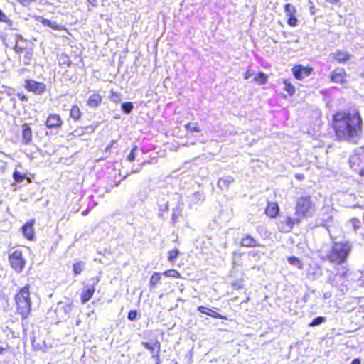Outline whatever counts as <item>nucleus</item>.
Segmentation results:
<instances>
[{
    "mask_svg": "<svg viewBox=\"0 0 364 364\" xmlns=\"http://www.w3.org/2000/svg\"><path fill=\"white\" fill-rule=\"evenodd\" d=\"M205 199V196L203 193L196 192L193 193L192 196V200L196 203H202Z\"/></svg>",
    "mask_w": 364,
    "mask_h": 364,
    "instance_id": "33",
    "label": "nucleus"
},
{
    "mask_svg": "<svg viewBox=\"0 0 364 364\" xmlns=\"http://www.w3.org/2000/svg\"><path fill=\"white\" fill-rule=\"evenodd\" d=\"M9 261L12 269L17 273L23 271L26 262L20 250H15L11 252L9 255Z\"/></svg>",
    "mask_w": 364,
    "mask_h": 364,
    "instance_id": "5",
    "label": "nucleus"
},
{
    "mask_svg": "<svg viewBox=\"0 0 364 364\" xmlns=\"http://www.w3.org/2000/svg\"><path fill=\"white\" fill-rule=\"evenodd\" d=\"M36 0H18V1L23 6H28L31 3L35 1Z\"/></svg>",
    "mask_w": 364,
    "mask_h": 364,
    "instance_id": "44",
    "label": "nucleus"
},
{
    "mask_svg": "<svg viewBox=\"0 0 364 364\" xmlns=\"http://www.w3.org/2000/svg\"><path fill=\"white\" fill-rule=\"evenodd\" d=\"M178 301H182V302H183V301H184V300H183V299H181V298H178Z\"/></svg>",
    "mask_w": 364,
    "mask_h": 364,
    "instance_id": "58",
    "label": "nucleus"
},
{
    "mask_svg": "<svg viewBox=\"0 0 364 364\" xmlns=\"http://www.w3.org/2000/svg\"><path fill=\"white\" fill-rule=\"evenodd\" d=\"M91 280L93 282L92 284L87 286V289L81 294V301L82 304H86L90 300L95 291V285L99 282L100 278L95 277L92 278Z\"/></svg>",
    "mask_w": 364,
    "mask_h": 364,
    "instance_id": "9",
    "label": "nucleus"
},
{
    "mask_svg": "<svg viewBox=\"0 0 364 364\" xmlns=\"http://www.w3.org/2000/svg\"><path fill=\"white\" fill-rule=\"evenodd\" d=\"M362 77L364 79V73L362 74Z\"/></svg>",
    "mask_w": 364,
    "mask_h": 364,
    "instance_id": "60",
    "label": "nucleus"
},
{
    "mask_svg": "<svg viewBox=\"0 0 364 364\" xmlns=\"http://www.w3.org/2000/svg\"><path fill=\"white\" fill-rule=\"evenodd\" d=\"M197 310L202 314H206L209 316L215 318L225 319L226 317L220 314L219 313L203 306H200L198 307Z\"/></svg>",
    "mask_w": 364,
    "mask_h": 364,
    "instance_id": "19",
    "label": "nucleus"
},
{
    "mask_svg": "<svg viewBox=\"0 0 364 364\" xmlns=\"http://www.w3.org/2000/svg\"><path fill=\"white\" fill-rule=\"evenodd\" d=\"M284 90L289 95H293L295 93L294 87L289 82V80H285L284 81Z\"/></svg>",
    "mask_w": 364,
    "mask_h": 364,
    "instance_id": "28",
    "label": "nucleus"
},
{
    "mask_svg": "<svg viewBox=\"0 0 364 364\" xmlns=\"http://www.w3.org/2000/svg\"><path fill=\"white\" fill-rule=\"evenodd\" d=\"M326 321V318L323 316H318L314 318L309 323V326H316Z\"/></svg>",
    "mask_w": 364,
    "mask_h": 364,
    "instance_id": "35",
    "label": "nucleus"
},
{
    "mask_svg": "<svg viewBox=\"0 0 364 364\" xmlns=\"http://www.w3.org/2000/svg\"><path fill=\"white\" fill-rule=\"evenodd\" d=\"M178 254H179V251L178 249H173V250H170L168 252V261L171 262H173L176 259Z\"/></svg>",
    "mask_w": 364,
    "mask_h": 364,
    "instance_id": "37",
    "label": "nucleus"
},
{
    "mask_svg": "<svg viewBox=\"0 0 364 364\" xmlns=\"http://www.w3.org/2000/svg\"><path fill=\"white\" fill-rule=\"evenodd\" d=\"M162 274L167 277H173V278L180 277L179 272L175 269L166 270L164 272H163Z\"/></svg>",
    "mask_w": 364,
    "mask_h": 364,
    "instance_id": "34",
    "label": "nucleus"
},
{
    "mask_svg": "<svg viewBox=\"0 0 364 364\" xmlns=\"http://www.w3.org/2000/svg\"><path fill=\"white\" fill-rule=\"evenodd\" d=\"M137 312L135 310H131L128 313L127 318L129 321H134L136 318Z\"/></svg>",
    "mask_w": 364,
    "mask_h": 364,
    "instance_id": "40",
    "label": "nucleus"
},
{
    "mask_svg": "<svg viewBox=\"0 0 364 364\" xmlns=\"http://www.w3.org/2000/svg\"><path fill=\"white\" fill-rule=\"evenodd\" d=\"M141 166H140L139 168H136L135 170H133L132 173H138V172H139L141 171Z\"/></svg>",
    "mask_w": 364,
    "mask_h": 364,
    "instance_id": "54",
    "label": "nucleus"
},
{
    "mask_svg": "<svg viewBox=\"0 0 364 364\" xmlns=\"http://www.w3.org/2000/svg\"><path fill=\"white\" fill-rule=\"evenodd\" d=\"M121 109L125 114H129L133 110L134 105L131 102H123L121 105Z\"/></svg>",
    "mask_w": 364,
    "mask_h": 364,
    "instance_id": "25",
    "label": "nucleus"
},
{
    "mask_svg": "<svg viewBox=\"0 0 364 364\" xmlns=\"http://www.w3.org/2000/svg\"><path fill=\"white\" fill-rule=\"evenodd\" d=\"M141 345L149 350L152 355V357L157 360V364H159V351L161 345L159 341H150V342H142Z\"/></svg>",
    "mask_w": 364,
    "mask_h": 364,
    "instance_id": "10",
    "label": "nucleus"
},
{
    "mask_svg": "<svg viewBox=\"0 0 364 364\" xmlns=\"http://www.w3.org/2000/svg\"><path fill=\"white\" fill-rule=\"evenodd\" d=\"M177 218L178 215L175 213V211H173L171 215V223L173 224H175L177 222Z\"/></svg>",
    "mask_w": 364,
    "mask_h": 364,
    "instance_id": "48",
    "label": "nucleus"
},
{
    "mask_svg": "<svg viewBox=\"0 0 364 364\" xmlns=\"http://www.w3.org/2000/svg\"><path fill=\"white\" fill-rule=\"evenodd\" d=\"M115 142H116V141L112 140L111 141V144L105 149V151H109L111 149V147L115 144Z\"/></svg>",
    "mask_w": 364,
    "mask_h": 364,
    "instance_id": "50",
    "label": "nucleus"
},
{
    "mask_svg": "<svg viewBox=\"0 0 364 364\" xmlns=\"http://www.w3.org/2000/svg\"><path fill=\"white\" fill-rule=\"evenodd\" d=\"M345 77L346 72L341 68L335 69L331 75V80L336 83H343L345 80Z\"/></svg>",
    "mask_w": 364,
    "mask_h": 364,
    "instance_id": "14",
    "label": "nucleus"
},
{
    "mask_svg": "<svg viewBox=\"0 0 364 364\" xmlns=\"http://www.w3.org/2000/svg\"><path fill=\"white\" fill-rule=\"evenodd\" d=\"M17 97L18 98L19 100L22 101V102H26L28 101V97L24 95L23 94H18L17 95Z\"/></svg>",
    "mask_w": 364,
    "mask_h": 364,
    "instance_id": "47",
    "label": "nucleus"
},
{
    "mask_svg": "<svg viewBox=\"0 0 364 364\" xmlns=\"http://www.w3.org/2000/svg\"><path fill=\"white\" fill-rule=\"evenodd\" d=\"M326 1L331 4H336L339 0H326Z\"/></svg>",
    "mask_w": 364,
    "mask_h": 364,
    "instance_id": "53",
    "label": "nucleus"
},
{
    "mask_svg": "<svg viewBox=\"0 0 364 364\" xmlns=\"http://www.w3.org/2000/svg\"><path fill=\"white\" fill-rule=\"evenodd\" d=\"M0 21L4 23H11V21L7 18L5 14L0 9Z\"/></svg>",
    "mask_w": 364,
    "mask_h": 364,
    "instance_id": "41",
    "label": "nucleus"
},
{
    "mask_svg": "<svg viewBox=\"0 0 364 364\" xmlns=\"http://www.w3.org/2000/svg\"><path fill=\"white\" fill-rule=\"evenodd\" d=\"M5 350V349L2 347H0V355L3 353V352Z\"/></svg>",
    "mask_w": 364,
    "mask_h": 364,
    "instance_id": "57",
    "label": "nucleus"
},
{
    "mask_svg": "<svg viewBox=\"0 0 364 364\" xmlns=\"http://www.w3.org/2000/svg\"><path fill=\"white\" fill-rule=\"evenodd\" d=\"M349 166L353 171L364 177V159L358 154H353L348 159Z\"/></svg>",
    "mask_w": 364,
    "mask_h": 364,
    "instance_id": "7",
    "label": "nucleus"
},
{
    "mask_svg": "<svg viewBox=\"0 0 364 364\" xmlns=\"http://www.w3.org/2000/svg\"><path fill=\"white\" fill-rule=\"evenodd\" d=\"M25 87L27 90L36 95H42L46 90V85L44 83L33 80H26Z\"/></svg>",
    "mask_w": 364,
    "mask_h": 364,
    "instance_id": "8",
    "label": "nucleus"
},
{
    "mask_svg": "<svg viewBox=\"0 0 364 364\" xmlns=\"http://www.w3.org/2000/svg\"><path fill=\"white\" fill-rule=\"evenodd\" d=\"M38 18L41 19V21L43 26L50 27L54 30H60V26L55 21H50V20L43 18L42 17Z\"/></svg>",
    "mask_w": 364,
    "mask_h": 364,
    "instance_id": "23",
    "label": "nucleus"
},
{
    "mask_svg": "<svg viewBox=\"0 0 364 364\" xmlns=\"http://www.w3.org/2000/svg\"><path fill=\"white\" fill-rule=\"evenodd\" d=\"M102 101V96L99 93L95 92L89 97L87 105L91 108H97L101 105Z\"/></svg>",
    "mask_w": 364,
    "mask_h": 364,
    "instance_id": "16",
    "label": "nucleus"
},
{
    "mask_svg": "<svg viewBox=\"0 0 364 364\" xmlns=\"http://www.w3.org/2000/svg\"><path fill=\"white\" fill-rule=\"evenodd\" d=\"M185 129L191 132H200V129L196 123H187L184 125Z\"/></svg>",
    "mask_w": 364,
    "mask_h": 364,
    "instance_id": "27",
    "label": "nucleus"
},
{
    "mask_svg": "<svg viewBox=\"0 0 364 364\" xmlns=\"http://www.w3.org/2000/svg\"><path fill=\"white\" fill-rule=\"evenodd\" d=\"M25 59L28 60V62H26L25 64H28L29 61L31 60L32 58V53L30 51H26L24 55Z\"/></svg>",
    "mask_w": 364,
    "mask_h": 364,
    "instance_id": "43",
    "label": "nucleus"
},
{
    "mask_svg": "<svg viewBox=\"0 0 364 364\" xmlns=\"http://www.w3.org/2000/svg\"><path fill=\"white\" fill-rule=\"evenodd\" d=\"M315 211V206L309 196L299 198L296 205V215L302 218L311 217Z\"/></svg>",
    "mask_w": 364,
    "mask_h": 364,
    "instance_id": "4",
    "label": "nucleus"
},
{
    "mask_svg": "<svg viewBox=\"0 0 364 364\" xmlns=\"http://www.w3.org/2000/svg\"><path fill=\"white\" fill-rule=\"evenodd\" d=\"M347 276H348V269H346L344 267H341L337 269L336 274H335L333 275H331L329 277V282H330L331 284L333 285L336 277L344 279Z\"/></svg>",
    "mask_w": 364,
    "mask_h": 364,
    "instance_id": "20",
    "label": "nucleus"
},
{
    "mask_svg": "<svg viewBox=\"0 0 364 364\" xmlns=\"http://www.w3.org/2000/svg\"><path fill=\"white\" fill-rule=\"evenodd\" d=\"M62 120L58 114H53L49 115L46 121V126L48 128H58L62 125Z\"/></svg>",
    "mask_w": 364,
    "mask_h": 364,
    "instance_id": "15",
    "label": "nucleus"
},
{
    "mask_svg": "<svg viewBox=\"0 0 364 364\" xmlns=\"http://www.w3.org/2000/svg\"><path fill=\"white\" fill-rule=\"evenodd\" d=\"M15 51L16 53H21L22 51V49L21 48H18L17 47H16Z\"/></svg>",
    "mask_w": 364,
    "mask_h": 364,
    "instance_id": "55",
    "label": "nucleus"
},
{
    "mask_svg": "<svg viewBox=\"0 0 364 364\" xmlns=\"http://www.w3.org/2000/svg\"><path fill=\"white\" fill-rule=\"evenodd\" d=\"M115 119H119V117L118 116L114 117Z\"/></svg>",
    "mask_w": 364,
    "mask_h": 364,
    "instance_id": "59",
    "label": "nucleus"
},
{
    "mask_svg": "<svg viewBox=\"0 0 364 364\" xmlns=\"http://www.w3.org/2000/svg\"><path fill=\"white\" fill-rule=\"evenodd\" d=\"M253 80L260 85L264 84L267 82V75L260 72L254 77Z\"/></svg>",
    "mask_w": 364,
    "mask_h": 364,
    "instance_id": "29",
    "label": "nucleus"
},
{
    "mask_svg": "<svg viewBox=\"0 0 364 364\" xmlns=\"http://www.w3.org/2000/svg\"><path fill=\"white\" fill-rule=\"evenodd\" d=\"M119 96L117 95H113L112 97V100L115 102H117L118 100H119Z\"/></svg>",
    "mask_w": 364,
    "mask_h": 364,
    "instance_id": "51",
    "label": "nucleus"
},
{
    "mask_svg": "<svg viewBox=\"0 0 364 364\" xmlns=\"http://www.w3.org/2000/svg\"><path fill=\"white\" fill-rule=\"evenodd\" d=\"M351 249L352 245L349 242H334L330 251L322 258L328 259L331 263L341 264L345 262Z\"/></svg>",
    "mask_w": 364,
    "mask_h": 364,
    "instance_id": "2",
    "label": "nucleus"
},
{
    "mask_svg": "<svg viewBox=\"0 0 364 364\" xmlns=\"http://www.w3.org/2000/svg\"><path fill=\"white\" fill-rule=\"evenodd\" d=\"M32 141L31 128L28 124H24L22 127V143L28 144Z\"/></svg>",
    "mask_w": 364,
    "mask_h": 364,
    "instance_id": "17",
    "label": "nucleus"
},
{
    "mask_svg": "<svg viewBox=\"0 0 364 364\" xmlns=\"http://www.w3.org/2000/svg\"><path fill=\"white\" fill-rule=\"evenodd\" d=\"M138 148L136 146H134L132 151H130L129 154L127 156V160L129 161H133L136 158V151H137Z\"/></svg>",
    "mask_w": 364,
    "mask_h": 364,
    "instance_id": "38",
    "label": "nucleus"
},
{
    "mask_svg": "<svg viewBox=\"0 0 364 364\" xmlns=\"http://www.w3.org/2000/svg\"><path fill=\"white\" fill-rule=\"evenodd\" d=\"M13 178L16 183H22L26 178V175L21 173L20 171H15L13 173Z\"/></svg>",
    "mask_w": 364,
    "mask_h": 364,
    "instance_id": "31",
    "label": "nucleus"
},
{
    "mask_svg": "<svg viewBox=\"0 0 364 364\" xmlns=\"http://www.w3.org/2000/svg\"><path fill=\"white\" fill-rule=\"evenodd\" d=\"M234 182L232 176H226L223 178H220L218 181V186L220 189H227L229 186Z\"/></svg>",
    "mask_w": 364,
    "mask_h": 364,
    "instance_id": "22",
    "label": "nucleus"
},
{
    "mask_svg": "<svg viewBox=\"0 0 364 364\" xmlns=\"http://www.w3.org/2000/svg\"><path fill=\"white\" fill-rule=\"evenodd\" d=\"M331 56L339 63H346L351 58V55L348 52L343 50H337L335 53H331Z\"/></svg>",
    "mask_w": 364,
    "mask_h": 364,
    "instance_id": "13",
    "label": "nucleus"
},
{
    "mask_svg": "<svg viewBox=\"0 0 364 364\" xmlns=\"http://www.w3.org/2000/svg\"><path fill=\"white\" fill-rule=\"evenodd\" d=\"M70 116L75 120L79 119L81 116L80 108L76 105L73 106L70 109Z\"/></svg>",
    "mask_w": 364,
    "mask_h": 364,
    "instance_id": "24",
    "label": "nucleus"
},
{
    "mask_svg": "<svg viewBox=\"0 0 364 364\" xmlns=\"http://www.w3.org/2000/svg\"><path fill=\"white\" fill-rule=\"evenodd\" d=\"M279 210V208L277 203H269L267 207L266 208L265 213L271 218H274L278 215Z\"/></svg>",
    "mask_w": 364,
    "mask_h": 364,
    "instance_id": "21",
    "label": "nucleus"
},
{
    "mask_svg": "<svg viewBox=\"0 0 364 364\" xmlns=\"http://www.w3.org/2000/svg\"><path fill=\"white\" fill-rule=\"evenodd\" d=\"M241 245L246 247H260L259 242L256 241L250 235H245L241 240Z\"/></svg>",
    "mask_w": 364,
    "mask_h": 364,
    "instance_id": "18",
    "label": "nucleus"
},
{
    "mask_svg": "<svg viewBox=\"0 0 364 364\" xmlns=\"http://www.w3.org/2000/svg\"><path fill=\"white\" fill-rule=\"evenodd\" d=\"M179 290H180V292L182 293L183 291V285L181 284L180 287H179Z\"/></svg>",
    "mask_w": 364,
    "mask_h": 364,
    "instance_id": "56",
    "label": "nucleus"
},
{
    "mask_svg": "<svg viewBox=\"0 0 364 364\" xmlns=\"http://www.w3.org/2000/svg\"><path fill=\"white\" fill-rule=\"evenodd\" d=\"M312 70L311 68L304 67L301 65H295L292 68L294 76L297 80H302L303 78L309 76Z\"/></svg>",
    "mask_w": 364,
    "mask_h": 364,
    "instance_id": "11",
    "label": "nucleus"
},
{
    "mask_svg": "<svg viewBox=\"0 0 364 364\" xmlns=\"http://www.w3.org/2000/svg\"><path fill=\"white\" fill-rule=\"evenodd\" d=\"M254 75V72L252 70H248L245 73V79L248 80Z\"/></svg>",
    "mask_w": 364,
    "mask_h": 364,
    "instance_id": "45",
    "label": "nucleus"
},
{
    "mask_svg": "<svg viewBox=\"0 0 364 364\" xmlns=\"http://www.w3.org/2000/svg\"><path fill=\"white\" fill-rule=\"evenodd\" d=\"M161 274L158 272H154L150 279V285L151 287H154L156 284L160 282Z\"/></svg>",
    "mask_w": 364,
    "mask_h": 364,
    "instance_id": "30",
    "label": "nucleus"
},
{
    "mask_svg": "<svg viewBox=\"0 0 364 364\" xmlns=\"http://www.w3.org/2000/svg\"><path fill=\"white\" fill-rule=\"evenodd\" d=\"M85 269V264L82 262H77L73 264V272L75 275H79Z\"/></svg>",
    "mask_w": 364,
    "mask_h": 364,
    "instance_id": "26",
    "label": "nucleus"
},
{
    "mask_svg": "<svg viewBox=\"0 0 364 364\" xmlns=\"http://www.w3.org/2000/svg\"><path fill=\"white\" fill-rule=\"evenodd\" d=\"M168 208V202L165 203L164 205H159L160 211H166Z\"/></svg>",
    "mask_w": 364,
    "mask_h": 364,
    "instance_id": "46",
    "label": "nucleus"
},
{
    "mask_svg": "<svg viewBox=\"0 0 364 364\" xmlns=\"http://www.w3.org/2000/svg\"><path fill=\"white\" fill-rule=\"evenodd\" d=\"M70 310H71V306L70 305H68L64 307V311L66 314L69 313L70 311Z\"/></svg>",
    "mask_w": 364,
    "mask_h": 364,
    "instance_id": "52",
    "label": "nucleus"
},
{
    "mask_svg": "<svg viewBox=\"0 0 364 364\" xmlns=\"http://www.w3.org/2000/svg\"><path fill=\"white\" fill-rule=\"evenodd\" d=\"M352 225L353 226V228L355 231H356L358 228H360V222L357 219H353L350 221Z\"/></svg>",
    "mask_w": 364,
    "mask_h": 364,
    "instance_id": "42",
    "label": "nucleus"
},
{
    "mask_svg": "<svg viewBox=\"0 0 364 364\" xmlns=\"http://www.w3.org/2000/svg\"><path fill=\"white\" fill-rule=\"evenodd\" d=\"M16 311L21 316L22 319L28 317L31 311V301L30 298L29 286L23 287L15 296Z\"/></svg>",
    "mask_w": 364,
    "mask_h": 364,
    "instance_id": "3",
    "label": "nucleus"
},
{
    "mask_svg": "<svg viewBox=\"0 0 364 364\" xmlns=\"http://www.w3.org/2000/svg\"><path fill=\"white\" fill-rule=\"evenodd\" d=\"M34 220H31L25 223L21 228L23 235L28 240H33L34 237V229H33Z\"/></svg>",
    "mask_w": 364,
    "mask_h": 364,
    "instance_id": "12",
    "label": "nucleus"
},
{
    "mask_svg": "<svg viewBox=\"0 0 364 364\" xmlns=\"http://www.w3.org/2000/svg\"><path fill=\"white\" fill-rule=\"evenodd\" d=\"M287 17H288L287 23L291 26H296L297 24V19L295 16V14L288 16Z\"/></svg>",
    "mask_w": 364,
    "mask_h": 364,
    "instance_id": "39",
    "label": "nucleus"
},
{
    "mask_svg": "<svg viewBox=\"0 0 364 364\" xmlns=\"http://www.w3.org/2000/svg\"><path fill=\"white\" fill-rule=\"evenodd\" d=\"M87 1L92 6H97V0H87Z\"/></svg>",
    "mask_w": 364,
    "mask_h": 364,
    "instance_id": "49",
    "label": "nucleus"
},
{
    "mask_svg": "<svg viewBox=\"0 0 364 364\" xmlns=\"http://www.w3.org/2000/svg\"><path fill=\"white\" fill-rule=\"evenodd\" d=\"M333 127L339 140L353 144H357L363 135V120L357 110L336 113Z\"/></svg>",
    "mask_w": 364,
    "mask_h": 364,
    "instance_id": "1",
    "label": "nucleus"
},
{
    "mask_svg": "<svg viewBox=\"0 0 364 364\" xmlns=\"http://www.w3.org/2000/svg\"><path fill=\"white\" fill-rule=\"evenodd\" d=\"M301 218L296 217L294 218L290 216H280L277 223L278 229L282 232H290L295 224L299 223Z\"/></svg>",
    "mask_w": 364,
    "mask_h": 364,
    "instance_id": "6",
    "label": "nucleus"
},
{
    "mask_svg": "<svg viewBox=\"0 0 364 364\" xmlns=\"http://www.w3.org/2000/svg\"><path fill=\"white\" fill-rule=\"evenodd\" d=\"M284 11H285L286 16H288L295 14L296 9L292 4H287L284 6Z\"/></svg>",
    "mask_w": 364,
    "mask_h": 364,
    "instance_id": "32",
    "label": "nucleus"
},
{
    "mask_svg": "<svg viewBox=\"0 0 364 364\" xmlns=\"http://www.w3.org/2000/svg\"><path fill=\"white\" fill-rule=\"evenodd\" d=\"M288 262H289V264H292L294 266H296L299 269H301L302 268L301 262L296 257H289L288 258Z\"/></svg>",
    "mask_w": 364,
    "mask_h": 364,
    "instance_id": "36",
    "label": "nucleus"
}]
</instances>
